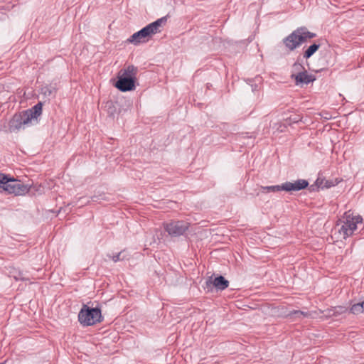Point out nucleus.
<instances>
[{"instance_id": "obj_1", "label": "nucleus", "mask_w": 364, "mask_h": 364, "mask_svg": "<svg viewBox=\"0 0 364 364\" xmlns=\"http://www.w3.org/2000/svg\"><path fill=\"white\" fill-rule=\"evenodd\" d=\"M138 73L137 67L129 65L121 69L117 73L115 87L122 92L135 90V81Z\"/></svg>"}, {"instance_id": "obj_2", "label": "nucleus", "mask_w": 364, "mask_h": 364, "mask_svg": "<svg viewBox=\"0 0 364 364\" xmlns=\"http://www.w3.org/2000/svg\"><path fill=\"white\" fill-rule=\"evenodd\" d=\"M166 21V16H164L157 19L154 22L149 23L140 31L132 35L129 38L127 39V42L134 45L146 42L148 39L146 38L157 33H159L161 31V27L163 24H165Z\"/></svg>"}, {"instance_id": "obj_3", "label": "nucleus", "mask_w": 364, "mask_h": 364, "mask_svg": "<svg viewBox=\"0 0 364 364\" xmlns=\"http://www.w3.org/2000/svg\"><path fill=\"white\" fill-rule=\"evenodd\" d=\"M363 220L359 215H354L350 211L346 212L341 219L339 220L338 226V233L343 239L351 236L357 230L358 225H362Z\"/></svg>"}, {"instance_id": "obj_4", "label": "nucleus", "mask_w": 364, "mask_h": 364, "mask_svg": "<svg viewBox=\"0 0 364 364\" xmlns=\"http://www.w3.org/2000/svg\"><path fill=\"white\" fill-rule=\"evenodd\" d=\"M316 33H311L306 28L302 27L297 28L287 38L284 39V43L290 50H294L308 39L316 37Z\"/></svg>"}, {"instance_id": "obj_5", "label": "nucleus", "mask_w": 364, "mask_h": 364, "mask_svg": "<svg viewBox=\"0 0 364 364\" xmlns=\"http://www.w3.org/2000/svg\"><path fill=\"white\" fill-rule=\"evenodd\" d=\"M102 319L100 309L90 308L87 305H83L78 314V321L84 326H93Z\"/></svg>"}, {"instance_id": "obj_6", "label": "nucleus", "mask_w": 364, "mask_h": 364, "mask_svg": "<svg viewBox=\"0 0 364 364\" xmlns=\"http://www.w3.org/2000/svg\"><path fill=\"white\" fill-rule=\"evenodd\" d=\"M309 182L304 179H299L293 182L287 181L282 185L262 186L264 192H279L285 191L287 192L299 191L306 188Z\"/></svg>"}, {"instance_id": "obj_7", "label": "nucleus", "mask_w": 364, "mask_h": 364, "mask_svg": "<svg viewBox=\"0 0 364 364\" xmlns=\"http://www.w3.org/2000/svg\"><path fill=\"white\" fill-rule=\"evenodd\" d=\"M164 228L173 237L183 235L189 228V223L184 220H171L164 223Z\"/></svg>"}, {"instance_id": "obj_8", "label": "nucleus", "mask_w": 364, "mask_h": 364, "mask_svg": "<svg viewBox=\"0 0 364 364\" xmlns=\"http://www.w3.org/2000/svg\"><path fill=\"white\" fill-rule=\"evenodd\" d=\"M9 193H14L16 196L24 195L29 191L28 186L20 181L8 177V182L5 183L2 188Z\"/></svg>"}, {"instance_id": "obj_9", "label": "nucleus", "mask_w": 364, "mask_h": 364, "mask_svg": "<svg viewBox=\"0 0 364 364\" xmlns=\"http://www.w3.org/2000/svg\"><path fill=\"white\" fill-rule=\"evenodd\" d=\"M29 117L25 113L15 114L9 123V129L11 132H16L21 129H24L31 124Z\"/></svg>"}, {"instance_id": "obj_10", "label": "nucleus", "mask_w": 364, "mask_h": 364, "mask_svg": "<svg viewBox=\"0 0 364 364\" xmlns=\"http://www.w3.org/2000/svg\"><path fill=\"white\" fill-rule=\"evenodd\" d=\"M207 286H210L213 284L217 289L224 290L228 288L229 285V282L225 279L223 276H219L215 277L213 281H211V278H210L206 282Z\"/></svg>"}, {"instance_id": "obj_11", "label": "nucleus", "mask_w": 364, "mask_h": 364, "mask_svg": "<svg viewBox=\"0 0 364 364\" xmlns=\"http://www.w3.org/2000/svg\"><path fill=\"white\" fill-rule=\"evenodd\" d=\"M291 76L295 80L297 85L299 83L308 84L315 80L314 77L312 75H309L306 70L297 74H291Z\"/></svg>"}, {"instance_id": "obj_12", "label": "nucleus", "mask_w": 364, "mask_h": 364, "mask_svg": "<svg viewBox=\"0 0 364 364\" xmlns=\"http://www.w3.org/2000/svg\"><path fill=\"white\" fill-rule=\"evenodd\" d=\"M26 115L29 117L31 122L33 119H37L42 113V103L38 102L34 105L31 109L26 110L25 112Z\"/></svg>"}, {"instance_id": "obj_13", "label": "nucleus", "mask_w": 364, "mask_h": 364, "mask_svg": "<svg viewBox=\"0 0 364 364\" xmlns=\"http://www.w3.org/2000/svg\"><path fill=\"white\" fill-rule=\"evenodd\" d=\"M55 92V88L51 85H45L43 86L41 89V93L46 97H50L54 96Z\"/></svg>"}, {"instance_id": "obj_14", "label": "nucleus", "mask_w": 364, "mask_h": 364, "mask_svg": "<svg viewBox=\"0 0 364 364\" xmlns=\"http://www.w3.org/2000/svg\"><path fill=\"white\" fill-rule=\"evenodd\" d=\"M320 45L314 43L311 46H310L304 52V58L306 59L309 58L311 57L319 48Z\"/></svg>"}, {"instance_id": "obj_15", "label": "nucleus", "mask_w": 364, "mask_h": 364, "mask_svg": "<svg viewBox=\"0 0 364 364\" xmlns=\"http://www.w3.org/2000/svg\"><path fill=\"white\" fill-rule=\"evenodd\" d=\"M350 312L353 314H360L364 312V301L352 305Z\"/></svg>"}, {"instance_id": "obj_16", "label": "nucleus", "mask_w": 364, "mask_h": 364, "mask_svg": "<svg viewBox=\"0 0 364 364\" xmlns=\"http://www.w3.org/2000/svg\"><path fill=\"white\" fill-rule=\"evenodd\" d=\"M108 257L109 258H111L112 260L114 262L128 259V256L126 255L124 251H122V252H119L118 254L113 255V256L108 255Z\"/></svg>"}, {"instance_id": "obj_17", "label": "nucleus", "mask_w": 364, "mask_h": 364, "mask_svg": "<svg viewBox=\"0 0 364 364\" xmlns=\"http://www.w3.org/2000/svg\"><path fill=\"white\" fill-rule=\"evenodd\" d=\"M305 70L303 65L300 63L296 62L292 66L291 74H297L304 72Z\"/></svg>"}, {"instance_id": "obj_18", "label": "nucleus", "mask_w": 364, "mask_h": 364, "mask_svg": "<svg viewBox=\"0 0 364 364\" xmlns=\"http://www.w3.org/2000/svg\"><path fill=\"white\" fill-rule=\"evenodd\" d=\"M287 126L281 123H275L272 129L278 132H283L285 131Z\"/></svg>"}, {"instance_id": "obj_19", "label": "nucleus", "mask_w": 364, "mask_h": 364, "mask_svg": "<svg viewBox=\"0 0 364 364\" xmlns=\"http://www.w3.org/2000/svg\"><path fill=\"white\" fill-rule=\"evenodd\" d=\"M291 314H295L298 318L303 317H308L309 316V312H305L302 311H294L291 313Z\"/></svg>"}, {"instance_id": "obj_20", "label": "nucleus", "mask_w": 364, "mask_h": 364, "mask_svg": "<svg viewBox=\"0 0 364 364\" xmlns=\"http://www.w3.org/2000/svg\"><path fill=\"white\" fill-rule=\"evenodd\" d=\"M6 182H8V176L3 173H0V188H2Z\"/></svg>"}, {"instance_id": "obj_21", "label": "nucleus", "mask_w": 364, "mask_h": 364, "mask_svg": "<svg viewBox=\"0 0 364 364\" xmlns=\"http://www.w3.org/2000/svg\"><path fill=\"white\" fill-rule=\"evenodd\" d=\"M333 315H336L337 314H342L346 311V309L344 307L338 306L337 308H335L333 310Z\"/></svg>"}, {"instance_id": "obj_22", "label": "nucleus", "mask_w": 364, "mask_h": 364, "mask_svg": "<svg viewBox=\"0 0 364 364\" xmlns=\"http://www.w3.org/2000/svg\"><path fill=\"white\" fill-rule=\"evenodd\" d=\"M13 277L16 280H23L25 279L21 272H18V274H14Z\"/></svg>"}]
</instances>
